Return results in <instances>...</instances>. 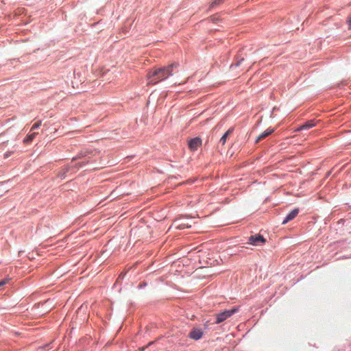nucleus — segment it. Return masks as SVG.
<instances>
[{
    "label": "nucleus",
    "mask_w": 351,
    "mask_h": 351,
    "mask_svg": "<svg viewBox=\"0 0 351 351\" xmlns=\"http://www.w3.org/2000/svg\"><path fill=\"white\" fill-rule=\"evenodd\" d=\"M250 243L254 245H260L265 242V239L261 235H255L250 237Z\"/></svg>",
    "instance_id": "obj_3"
},
{
    "label": "nucleus",
    "mask_w": 351,
    "mask_h": 351,
    "mask_svg": "<svg viewBox=\"0 0 351 351\" xmlns=\"http://www.w3.org/2000/svg\"><path fill=\"white\" fill-rule=\"evenodd\" d=\"M37 133L36 132H34L32 134H28L26 138L24 139V143H30L34 138L35 136H36Z\"/></svg>",
    "instance_id": "obj_10"
},
{
    "label": "nucleus",
    "mask_w": 351,
    "mask_h": 351,
    "mask_svg": "<svg viewBox=\"0 0 351 351\" xmlns=\"http://www.w3.org/2000/svg\"><path fill=\"white\" fill-rule=\"evenodd\" d=\"M40 125H41V121H39L32 125L31 130H34L38 128Z\"/></svg>",
    "instance_id": "obj_13"
},
{
    "label": "nucleus",
    "mask_w": 351,
    "mask_h": 351,
    "mask_svg": "<svg viewBox=\"0 0 351 351\" xmlns=\"http://www.w3.org/2000/svg\"><path fill=\"white\" fill-rule=\"evenodd\" d=\"M347 23L349 27V29H351V15H349L347 18Z\"/></svg>",
    "instance_id": "obj_14"
},
{
    "label": "nucleus",
    "mask_w": 351,
    "mask_h": 351,
    "mask_svg": "<svg viewBox=\"0 0 351 351\" xmlns=\"http://www.w3.org/2000/svg\"><path fill=\"white\" fill-rule=\"evenodd\" d=\"M202 141L199 138H194L189 142V147L191 151H195L201 145Z\"/></svg>",
    "instance_id": "obj_4"
},
{
    "label": "nucleus",
    "mask_w": 351,
    "mask_h": 351,
    "mask_svg": "<svg viewBox=\"0 0 351 351\" xmlns=\"http://www.w3.org/2000/svg\"><path fill=\"white\" fill-rule=\"evenodd\" d=\"M173 226L175 227V228L179 229V230H182V229H184V228L191 227V225H189V223L185 221V220H181V219L176 220L173 222Z\"/></svg>",
    "instance_id": "obj_5"
},
{
    "label": "nucleus",
    "mask_w": 351,
    "mask_h": 351,
    "mask_svg": "<svg viewBox=\"0 0 351 351\" xmlns=\"http://www.w3.org/2000/svg\"><path fill=\"white\" fill-rule=\"evenodd\" d=\"M225 0H215L210 5V7L213 8L216 5H218L222 3Z\"/></svg>",
    "instance_id": "obj_12"
},
{
    "label": "nucleus",
    "mask_w": 351,
    "mask_h": 351,
    "mask_svg": "<svg viewBox=\"0 0 351 351\" xmlns=\"http://www.w3.org/2000/svg\"><path fill=\"white\" fill-rule=\"evenodd\" d=\"M298 214V209H294L293 210L285 219V220L282 221V224L287 223L288 221L292 220L294 219L297 215Z\"/></svg>",
    "instance_id": "obj_7"
},
{
    "label": "nucleus",
    "mask_w": 351,
    "mask_h": 351,
    "mask_svg": "<svg viewBox=\"0 0 351 351\" xmlns=\"http://www.w3.org/2000/svg\"><path fill=\"white\" fill-rule=\"evenodd\" d=\"M232 132V129H229L223 135V136L221 138L219 142L223 145H225L226 142V140L228 138V137L229 136V135Z\"/></svg>",
    "instance_id": "obj_9"
},
{
    "label": "nucleus",
    "mask_w": 351,
    "mask_h": 351,
    "mask_svg": "<svg viewBox=\"0 0 351 351\" xmlns=\"http://www.w3.org/2000/svg\"><path fill=\"white\" fill-rule=\"evenodd\" d=\"M239 64H240V62H238L237 64H235L234 66L237 67L239 66Z\"/></svg>",
    "instance_id": "obj_16"
},
{
    "label": "nucleus",
    "mask_w": 351,
    "mask_h": 351,
    "mask_svg": "<svg viewBox=\"0 0 351 351\" xmlns=\"http://www.w3.org/2000/svg\"><path fill=\"white\" fill-rule=\"evenodd\" d=\"M315 125L312 121L308 122L306 124L302 125L298 130H304L313 128Z\"/></svg>",
    "instance_id": "obj_11"
},
{
    "label": "nucleus",
    "mask_w": 351,
    "mask_h": 351,
    "mask_svg": "<svg viewBox=\"0 0 351 351\" xmlns=\"http://www.w3.org/2000/svg\"><path fill=\"white\" fill-rule=\"evenodd\" d=\"M8 282V279H5L3 280L0 281V287L7 284Z\"/></svg>",
    "instance_id": "obj_15"
},
{
    "label": "nucleus",
    "mask_w": 351,
    "mask_h": 351,
    "mask_svg": "<svg viewBox=\"0 0 351 351\" xmlns=\"http://www.w3.org/2000/svg\"><path fill=\"white\" fill-rule=\"evenodd\" d=\"M274 131V129L267 130L257 137L256 143H258L259 141H261V140L271 134Z\"/></svg>",
    "instance_id": "obj_8"
},
{
    "label": "nucleus",
    "mask_w": 351,
    "mask_h": 351,
    "mask_svg": "<svg viewBox=\"0 0 351 351\" xmlns=\"http://www.w3.org/2000/svg\"><path fill=\"white\" fill-rule=\"evenodd\" d=\"M237 311V308H232L230 310L225 311L217 315V323H221L223 321L226 320L227 318L230 317L234 313Z\"/></svg>",
    "instance_id": "obj_2"
},
{
    "label": "nucleus",
    "mask_w": 351,
    "mask_h": 351,
    "mask_svg": "<svg viewBox=\"0 0 351 351\" xmlns=\"http://www.w3.org/2000/svg\"><path fill=\"white\" fill-rule=\"evenodd\" d=\"M202 335H203V332L202 331V330L198 329V328H194L190 332L189 337L191 339H193L195 340H197V339H199L202 337Z\"/></svg>",
    "instance_id": "obj_6"
},
{
    "label": "nucleus",
    "mask_w": 351,
    "mask_h": 351,
    "mask_svg": "<svg viewBox=\"0 0 351 351\" xmlns=\"http://www.w3.org/2000/svg\"><path fill=\"white\" fill-rule=\"evenodd\" d=\"M178 66L177 64H171L167 67H160L156 69L152 73L148 74L147 85H153L158 82L167 79L169 76L172 75V72L175 68Z\"/></svg>",
    "instance_id": "obj_1"
}]
</instances>
